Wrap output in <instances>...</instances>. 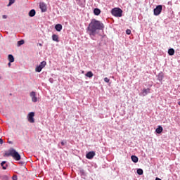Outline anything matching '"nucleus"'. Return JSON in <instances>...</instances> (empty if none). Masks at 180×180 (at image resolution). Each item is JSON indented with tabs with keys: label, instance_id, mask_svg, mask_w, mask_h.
<instances>
[{
	"label": "nucleus",
	"instance_id": "nucleus-1",
	"mask_svg": "<svg viewBox=\"0 0 180 180\" xmlns=\"http://www.w3.org/2000/svg\"><path fill=\"white\" fill-rule=\"evenodd\" d=\"M103 29H105L103 23L96 19H92L87 27V33L92 37V36L96 35L98 30H103Z\"/></svg>",
	"mask_w": 180,
	"mask_h": 180
},
{
	"label": "nucleus",
	"instance_id": "nucleus-2",
	"mask_svg": "<svg viewBox=\"0 0 180 180\" xmlns=\"http://www.w3.org/2000/svg\"><path fill=\"white\" fill-rule=\"evenodd\" d=\"M4 157H12L15 161H20V154L14 148H10L8 152H6Z\"/></svg>",
	"mask_w": 180,
	"mask_h": 180
},
{
	"label": "nucleus",
	"instance_id": "nucleus-3",
	"mask_svg": "<svg viewBox=\"0 0 180 180\" xmlns=\"http://www.w3.org/2000/svg\"><path fill=\"white\" fill-rule=\"evenodd\" d=\"M111 13L116 18H122L123 11L119 8H115L112 10Z\"/></svg>",
	"mask_w": 180,
	"mask_h": 180
},
{
	"label": "nucleus",
	"instance_id": "nucleus-4",
	"mask_svg": "<svg viewBox=\"0 0 180 180\" xmlns=\"http://www.w3.org/2000/svg\"><path fill=\"white\" fill-rule=\"evenodd\" d=\"M47 65V63L46 61H42L39 66H37L35 68L36 72H41V70L46 65Z\"/></svg>",
	"mask_w": 180,
	"mask_h": 180
},
{
	"label": "nucleus",
	"instance_id": "nucleus-5",
	"mask_svg": "<svg viewBox=\"0 0 180 180\" xmlns=\"http://www.w3.org/2000/svg\"><path fill=\"white\" fill-rule=\"evenodd\" d=\"M162 12V5H158L156 6L155 8L153 10V13L155 16H158Z\"/></svg>",
	"mask_w": 180,
	"mask_h": 180
},
{
	"label": "nucleus",
	"instance_id": "nucleus-6",
	"mask_svg": "<svg viewBox=\"0 0 180 180\" xmlns=\"http://www.w3.org/2000/svg\"><path fill=\"white\" fill-rule=\"evenodd\" d=\"M28 122L34 123V112H30L27 115Z\"/></svg>",
	"mask_w": 180,
	"mask_h": 180
},
{
	"label": "nucleus",
	"instance_id": "nucleus-7",
	"mask_svg": "<svg viewBox=\"0 0 180 180\" xmlns=\"http://www.w3.org/2000/svg\"><path fill=\"white\" fill-rule=\"evenodd\" d=\"M94 157H95V152L94 151L89 152L86 155V158H88V160H92V158H94Z\"/></svg>",
	"mask_w": 180,
	"mask_h": 180
},
{
	"label": "nucleus",
	"instance_id": "nucleus-8",
	"mask_svg": "<svg viewBox=\"0 0 180 180\" xmlns=\"http://www.w3.org/2000/svg\"><path fill=\"white\" fill-rule=\"evenodd\" d=\"M39 8L41 12H46L47 11V6L43 2L39 4Z\"/></svg>",
	"mask_w": 180,
	"mask_h": 180
},
{
	"label": "nucleus",
	"instance_id": "nucleus-9",
	"mask_svg": "<svg viewBox=\"0 0 180 180\" xmlns=\"http://www.w3.org/2000/svg\"><path fill=\"white\" fill-rule=\"evenodd\" d=\"M30 97L32 98V102H37L39 99L36 97V92L32 91L30 93Z\"/></svg>",
	"mask_w": 180,
	"mask_h": 180
},
{
	"label": "nucleus",
	"instance_id": "nucleus-10",
	"mask_svg": "<svg viewBox=\"0 0 180 180\" xmlns=\"http://www.w3.org/2000/svg\"><path fill=\"white\" fill-rule=\"evenodd\" d=\"M55 29L57 32H61V30H63V25H61V24H57L55 26Z\"/></svg>",
	"mask_w": 180,
	"mask_h": 180
},
{
	"label": "nucleus",
	"instance_id": "nucleus-11",
	"mask_svg": "<svg viewBox=\"0 0 180 180\" xmlns=\"http://www.w3.org/2000/svg\"><path fill=\"white\" fill-rule=\"evenodd\" d=\"M164 129L161 126H158V128L155 129V131L158 134H161L162 131H163Z\"/></svg>",
	"mask_w": 180,
	"mask_h": 180
},
{
	"label": "nucleus",
	"instance_id": "nucleus-12",
	"mask_svg": "<svg viewBox=\"0 0 180 180\" xmlns=\"http://www.w3.org/2000/svg\"><path fill=\"white\" fill-rule=\"evenodd\" d=\"M52 39L53 40V41H56V43H58V41H60V40L58 39V35L56 34L52 35Z\"/></svg>",
	"mask_w": 180,
	"mask_h": 180
},
{
	"label": "nucleus",
	"instance_id": "nucleus-13",
	"mask_svg": "<svg viewBox=\"0 0 180 180\" xmlns=\"http://www.w3.org/2000/svg\"><path fill=\"white\" fill-rule=\"evenodd\" d=\"M34 15H36V11L34 9H32L29 12V16H30V18H33Z\"/></svg>",
	"mask_w": 180,
	"mask_h": 180
},
{
	"label": "nucleus",
	"instance_id": "nucleus-14",
	"mask_svg": "<svg viewBox=\"0 0 180 180\" xmlns=\"http://www.w3.org/2000/svg\"><path fill=\"white\" fill-rule=\"evenodd\" d=\"M94 15L98 16V15H101V10L99 8H95L94 10Z\"/></svg>",
	"mask_w": 180,
	"mask_h": 180
},
{
	"label": "nucleus",
	"instance_id": "nucleus-15",
	"mask_svg": "<svg viewBox=\"0 0 180 180\" xmlns=\"http://www.w3.org/2000/svg\"><path fill=\"white\" fill-rule=\"evenodd\" d=\"M131 160L133 161V162H139V158H137V156H136V155H132L131 157Z\"/></svg>",
	"mask_w": 180,
	"mask_h": 180
},
{
	"label": "nucleus",
	"instance_id": "nucleus-16",
	"mask_svg": "<svg viewBox=\"0 0 180 180\" xmlns=\"http://www.w3.org/2000/svg\"><path fill=\"white\" fill-rule=\"evenodd\" d=\"M168 54L169 56H174V54H175V50H174V49H169L168 50Z\"/></svg>",
	"mask_w": 180,
	"mask_h": 180
},
{
	"label": "nucleus",
	"instance_id": "nucleus-17",
	"mask_svg": "<svg viewBox=\"0 0 180 180\" xmlns=\"http://www.w3.org/2000/svg\"><path fill=\"white\" fill-rule=\"evenodd\" d=\"M85 75L88 78H92V77H94V73L91 71H89V72H86V74Z\"/></svg>",
	"mask_w": 180,
	"mask_h": 180
},
{
	"label": "nucleus",
	"instance_id": "nucleus-18",
	"mask_svg": "<svg viewBox=\"0 0 180 180\" xmlns=\"http://www.w3.org/2000/svg\"><path fill=\"white\" fill-rule=\"evenodd\" d=\"M150 88H148V89H143V94L144 95V96H146V95H147V94H150Z\"/></svg>",
	"mask_w": 180,
	"mask_h": 180
},
{
	"label": "nucleus",
	"instance_id": "nucleus-19",
	"mask_svg": "<svg viewBox=\"0 0 180 180\" xmlns=\"http://www.w3.org/2000/svg\"><path fill=\"white\" fill-rule=\"evenodd\" d=\"M8 60L10 63H13V61H15V58H13V55H8Z\"/></svg>",
	"mask_w": 180,
	"mask_h": 180
},
{
	"label": "nucleus",
	"instance_id": "nucleus-20",
	"mask_svg": "<svg viewBox=\"0 0 180 180\" xmlns=\"http://www.w3.org/2000/svg\"><path fill=\"white\" fill-rule=\"evenodd\" d=\"M18 47L22 46V44H25V41L23 39L20 40V41H18V43H17Z\"/></svg>",
	"mask_w": 180,
	"mask_h": 180
},
{
	"label": "nucleus",
	"instance_id": "nucleus-21",
	"mask_svg": "<svg viewBox=\"0 0 180 180\" xmlns=\"http://www.w3.org/2000/svg\"><path fill=\"white\" fill-rule=\"evenodd\" d=\"M5 164H6V162H5V161H3V162L1 163V167H3V169H6V167H8L7 165H6V166H4Z\"/></svg>",
	"mask_w": 180,
	"mask_h": 180
},
{
	"label": "nucleus",
	"instance_id": "nucleus-22",
	"mask_svg": "<svg viewBox=\"0 0 180 180\" xmlns=\"http://www.w3.org/2000/svg\"><path fill=\"white\" fill-rule=\"evenodd\" d=\"M136 172L138 175H143V173L142 169H138Z\"/></svg>",
	"mask_w": 180,
	"mask_h": 180
},
{
	"label": "nucleus",
	"instance_id": "nucleus-23",
	"mask_svg": "<svg viewBox=\"0 0 180 180\" xmlns=\"http://www.w3.org/2000/svg\"><path fill=\"white\" fill-rule=\"evenodd\" d=\"M13 4H15V0H9V3L7 6H11V5H13Z\"/></svg>",
	"mask_w": 180,
	"mask_h": 180
},
{
	"label": "nucleus",
	"instance_id": "nucleus-24",
	"mask_svg": "<svg viewBox=\"0 0 180 180\" xmlns=\"http://www.w3.org/2000/svg\"><path fill=\"white\" fill-rule=\"evenodd\" d=\"M163 78H164V76H162V75H160L158 76V79L159 81H161Z\"/></svg>",
	"mask_w": 180,
	"mask_h": 180
},
{
	"label": "nucleus",
	"instance_id": "nucleus-25",
	"mask_svg": "<svg viewBox=\"0 0 180 180\" xmlns=\"http://www.w3.org/2000/svg\"><path fill=\"white\" fill-rule=\"evenodd\" d=\"M104 81H105V82L108 83V82H110V79L109 78H108V77H105L104 78Z\"/></svg>",
	"mask_w": 180,
	"mask_h": 180
},
{
	"label": "nucleus",
	"instance_id": "nucleus-26",
	"mask_svg": "<svg viewBox=\"0 0 180 180\" xmlns=\"http://www.w3.org/2000/svg\"><path fill=\"white\" fill-rule=\"evenodd\" d=\"M126 33H127V34H131V30H126Z\"/></svg>",
	"mask_w": 180,
	"mask_h": 180
},
{
	"label": "nucleus",
	"instance_id": "nucleus-27",
	"mask_svg": "<svg viewBox=\"0 0 180 180\" xmlns=\"http://www.w3.org/2000/svg\"><path fill=\"white\" fill-rule=\"evenodd\" d=\"M65 144H67V141H63L61 142V146H65Z\"/></svg>",
	"mask_w": 180,
	"mask_h": 180
},
{
	"label": "nucleus",
	"instance_id": "nucleus-28",
	"mask_svg": "<svg viewBox=\"0 0 180 180\" xmlns=\"http://www.w3.org/2000/svg\"><path fill=\"white\" fill-rule=\"evenodd\" d=\"M13 180H18V176H16V175H14V176H13Z\"/></svg>",
	"mask_w": 180,
	"mask_h": 180
},
{
	"label": "nucleus",
	"instance_id": "nucleus-29",
	"mask_svg": "<svg viewBox=\"0 0 180 180\" xmlns=\"http://www.w3.org/2000/svg\"><path fill=\"white\" fill-rule=\"evenodd\" d=\"M0 144H4V141L2 140V139H0Z\"/></svg>",
	"mask_w": 180,
	"mask_h": 180
},
{
	"label": "nucleus",
	"instance_id": "nucleus-30",
	"mask_svg": "<svg viewBox=\"0 0 180 180\" xmlns=\"http://www.w3.org/2000/svg\"><path fill=\"white\" fill-rule=\"evenodd\" d=\"M80 173L84 174V170H80Z\"/></svg>",
	"mask_w": 180,
	"mask_h": 180
},
{
	"label": "nucleus",
	"instance_id": "nucleus-31",
	"mask_svg": "<svg viewBox=\"0 0 180 180\" xmlns=\"http://www.w3.org/2000/svg\"><path fill=\"white\" fill-rule=\"evenodd\" d=\"M4 19H6V15H3Z\"/></svg>",
	"mask_w": 180,
	"mask_h": 180
},
{
	"label": "nucleus",
	"instance_id": "nucleus-32",
	"mask_svg": "<svg viewBox=\"0 0 180 180\" xmlns=\"http://www.w3.org/2000/svg\"><path fill=\"white\" fill-rule=\"evenodd\" d=\"M155 180H162V179H160V178H158V177H157V178L155 179Z\"/></svg>",
	"mask_w": 180,
	"mask_h": 180
},
{
	"label": "nucleus",
	"instance_id": "nucleus-33",
	"mask_svg": "<svg viewBox=\"0 0 180 180\" xmlns=\"http://www.w3.org/2000/svg\"><path fill=\"white\" fill-rule=\"evenodd\" d=\"M8 67H11V62L8 63Z\"/></svg>",
	"mask_w": 180,
	"mask_h": 180
},
{
	"label": "nucleus",
	"instance_id": "nucleus-34",
	"mask_svg": "<svg viewBox=\"0 0 180 180\" xmlns=\"http://www.w3.org/2000/svg\"><path fill=\"white\" fill-rule=\"evenodd\" d=\"M39 46H43V44H39Z\"/></svg>",
	"mask_w": 180,
	"mask_h": 180
},
{
	"label": "nucleus",
	"instance_id": "nucleus-35",
	"mask_svg": "<svg viewBox=\"0 0 180 180\" xmlns=\"http://www.w3.org/2000/svg\"><path fill=\"white\" fill-rule=\"evenodd\" d=\"M8 143H9L10 144H12V141H8Z\"/></svg>",
	"mask_w": 180,
	"mask_h": 180
},
{
	"label": "nucleus",
	"instance_id": "nucleus-36",
	"mask_svg": "<svg viewBox=\"0 0 180 180\" xmlns=\"http://www.w3.org/2000/svg\"><path fill=\"white\" fill-rule=\"evenodd\" d=\"M178 105H179V106H180V101L178 102Z\"/></svg>",
	"mask_w": 180,
	"mask_h": 180
}]
</instances>
